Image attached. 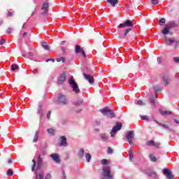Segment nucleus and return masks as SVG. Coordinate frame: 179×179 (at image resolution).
<instances>
[{
  "label": "nucleus",
  "mask_w": 179,
  "mask_h": 179,
  "mask_svg": "<svg viewBox=\"0 0 179 179\" xmlns=\"http://www.w3.org/2000/svg\"><path fill=\"white\" fill-rule=\"evenodd\" d=\"M32 166H31V171L34 173L35 171H38L40 169H41V166H43V158H41V155H39L38 156L37 161L36 159H32Z\"/></svg>",
  "instance_id": "f257e3e1"
},
{
  "label": "nucleus",
  "mask_w": 179,
  "mask_h": 179,
  "mask_svg": "<svg viewBox=\"0 0 179 179\" xmlns=\"http://www.w3.org/2000/svg\"><path fill=\"white\" fill-rule=\"evenodd\" d=\"M101 179H114V176L111 173V167L110 166H104L103 167Z\"/></svg>",
  "instance_id": "f03ea898"
},
{
  "label": "nucleus",
  "mask_w": 179,
  "mask_h": 179,
  "mask_svg": "<svg viewBox=\"0 0 179 179\" xmlns=\"http://www.w3.org/2000/svg\"><path fill=\"white\" fill-rule=\"evenodd\" d=\"M69 84L70 85V87H71L73 92L76 94H79L80 93V90L79 89V87L78 86V83L75 81V79H73V76H71L69 80Z\"/></svg>",
  "instance_id": "7ed1b4c3"
},
{
  "label": "nucleus",
  "mask_w": 179,
  "mask_h": 179,
  "mask_svg": "<svg viewBox=\"0 0 179 179\" xmlns=\"http://www.w3.org/2000/svg\"><path fill=\"white\" fill-rule=\"evenodd\" d=\"M121 128H122V123L116 122L115 126H114L110 131L111 138H115V134L118 132V131H121Z\"/></svg>",
  "instance_id": "20e7f679"
},
{
  "label": "nucleus",
  "mask_w": 179,
  "mask_h": 179,
  "mask_svg": "<svg viewBox=\"0 0 179 179\" xmlns=\"http://www.w3.org/2000/svg\"><path fill=\"white\" fill-rule=\"evenodd\" d=\"M57 103L60 106H66L68 104V99L66 98V95L59 94L57 96Z\"/></svg>",
  "instance_id": "39448f33"
},
{
  "label": "nucleus",
  "mask_w": 179,
  "mask_h": 179,
  "mask_svg": "<svg viewBox=\"0 0 179 179\" xmlns=\"http://www.w3.org/2000/svg\"><path fill=\"white\" fill-rule=\"evenodd\" d=\"M125 138H126L127 142H129V144L130 145H134V142L132 141V140H134L135 138V133L134 132V131L130 130L127 132V134L125 135Z\"/></svg>",
  "instance_id": "423d86ee"
},
{
  "label": "nucleus",
  "mask_w": 179,
  "mask_h": 179,
  "mask_svg": "<svg viewBox=\"0 0 179 179\" xmlns=\"http://www.w3.org/2000/svg\"><path fill=\"white\" fill-rule=\"evenodd\" d=\"M101 113L103 114L104 115H106L109 118H114L115 117V115L114 114V112L109 109L108 108H104L103 109L100 110Z\"/></svg>",
  "instance_id": "0eeeda50"
},
{
  "label": "nucleus",
  "mask_w": 179,
  "mask_h": 179,
  "mask_svg": "<svg viewBox=\"0 0 179 179\" xmlns=\"http://www.w3.org/2000/svg\"><path fill=\"white\" fill-rule=\"evenodd\" d=\"M145 174L152 179H159V175L153 170L148 169L145 171Z\"/></svg>",
  "instance_id": "6e6552de"
},
{
  "label": "nucleus",
  "mask_w": 179,
  "mask_h": 179,
  "mask_svg": "<svg viewBox=\"0 0 179 179\" xmlns=\"http://www.w3.org/2000/svg\"><path fill=\"white\" fill-rule=\"evenodd\" d=\"M124 27H134V22L131 20H126L123 23L118 25V29H122Z\"/></svg>",
  "instance_id": "1a4fd4ad"
},
{
  "label": "nucleus",
  "mask_w": 179,
  "mask_h": 179,
  "mask_svg": "<svg viewBox=\"0 0 179 179\" xmlns=\"http://www.w3.org/2000/svg\"><path fill=\"white\" fill-rule=\"evenodd\" d=\"M162 173L164 176L166 177L167 179H173L174 178V175H173L171 171H170L169 169L165 168L163 169Z\"/></svg>",
  "instance_id": "9d476101"
},
{
  "label": "nucleus",
  "mask_w": 179,
  "mask_h": 179,
  "mask_svg": "<svg viewBox=\"0 0 179 179\" xmlns=\"http://www.w3.org/2000/svg\"><path fill=\"white\" fill-rule=\"evenodd\" d=\"M99 141L101 142H108L110 139V136H108V134L107 133H100L99 134Z\"/></svg>",
  "instance_id": "9b49d317"
},
{
  "label": "nucleus",
  "mask_w": 179,
  "mask_h": 179,
  "mask_svg": "<svg viewBox=\"0 0 179 179\" xmlns=\"http://www.w3.org/2000/svg\"><path fill=\"white\" fill-rule=\"evenodd\" d=\"M65 80H66V73L63 72L57 80V85H64Z\"/></svg>",
  "instance_id": "f8f14e48"
},
{
  "label": "nucleus",
  "mask_w": 179,
  "mask_h": 179,
  "mask_svg": "<svg viewBox=\"0 0 179 179\" xmlns=\"http://www.w3.org/2000/svg\"><path fill=\"white\" fill-rule=\"evenodd\" d=\"M75 52L76 54L81 53L84 58H87L86 52H85V50L82 49V48H80V45H76Z\"/></svg>",
  "instance_id": "ddd939ff"
},
{
  "label": "nucleus",
  "mask_w": 179,
  "mask_h": 179,
  "mask_svg": "<svg viewBox=\"0 0 179 179\" xmlns=\"http://www.w3.org/2000/svg\"><path fill=\"white\" fill-rule=\"evenodd\" d=\"M68 145V142L66 141V136H62L59 138V146L64 147Z\"/></svg>",
  "instance_id": "4468645a"
},
{
  "label": "nucleus",
  "mask_w": 179,
  "mask_h": 179,
  "mask_svg": "<svg viewBox=\"0 0 179 179\" xmlns=\"http://www.w3.org/2000/svg\"><path fill=\"white\" fill-rule=\"evenodd\" d=\"M83 76L85 79H86V80H87L89 83H90V85H93V83H94V78H93L92 76L83 73Z\"/></svg>",
  "instance_id": "2eb2a0df"
},
{
  "label": "nucleus",
  "mask_w": 179,
  "mask_h": 179,
  "mask_svg": "<svg viewBox=\"0 0 179 179\" xmlns=\"http://www.w3.org/2000/svg\"><path fill=\"white\" fill-rule=\"evenodd\" d=\"M50 157L53 162H55L57 164L61 163V159H59V155L57 153H53L50 155Z\"/></svg>",
  "instance_id": "dca6fc26"
},
{
  "label": "nucleus",
  "mask_w": 179,
  "mask_h": 179,
  "mask_svg": "<svg viewBox=\"0 0 179 179\" xmlns=\"http://www.w3.org/2000/svg\"><path fill=\"white\" fill-rule=\"evenodd\" d=\"M162 82L164 83V86H169L170 83V79H169V76L164 75L162 76Z\"/></svg>",
  "instance_id": "f3484780"
},
{
  "label": "nucleus",
  "mask_w": 179,
  "mask_h": 179,
  "mask_svg": "<svg viewBox=\"0 0 179 179\" xmlns=\"http://www.w3.org/2000/svg\"><path fill=\"white\" fill-rule=\"evenodd\" d=\"M164 38L167 45H171V44H174V43H176V40L174 39L169 38H166V36H164Z\"/></svg>",
  "instance_id": "a211bd4d"
},
{
  "label": "nucleus",
  "mask_w": 179,
  "mask_h": 179,
  "mask_svg": "<svg viewBox=\"0 0 179 179\" xmlns=\"http://www.w3.org/2000/svg\"><path fill=\"white\" fill-rule=\"evenodd\" d=\"M132 30L131 28L127 29L123 33L120 34V36L121 38H125L128 35V33Z\"/></svg>",
  "instance_id": "6ab92c4d"
},
{
  "label": "nucleus",
  "mask_w": 179,
  "mask_h": 179,
  "mask_svg": "<svg viewBox=\"0 0 179 179\" xmlns=\"http://www.w3.org/2000/svg\"><path fill=\"white\" fill-rule=\"evenodd\" d=\"M162 33L164 36L169 34V33H170V28L166 24L165 27L162 29Z\"/></svg>",
  "instance_id": "aec40b11"
},
{
  "label": "nucleus",
  "mask_w": 179,
  "mask_h": 179,
  "mask_svg": "<svg viewBox=\"0 0 179 179\" xmlns=\"http://www.w3.org/2000/svg\"><path fill=\"white\" fill-rule=\"evenodd\" d=\"M83 156H85V149L81 148L78 153V157L80 159H83Z\"/></svg>",
  "instance_id": "412c9836"
},
{
  "label": "nucleus",
  "mask_w": 179,
  "mask_h": 179,
  "mask_svg": "<svg viewBox=\"0 0 179 179\" xmlns=\"http://www.w3.org/2000/svg\"><path fill=\"white\" fill-rule=\"evenodd\" d=\"M169 29H172V27H177L178 26V24L177 22L173 21L171 22L169 24H166Z\"/></svg>",
  "instance_id": "4be33fe9"
},
{
  "label": "nucleus",
  "mask_w": 179,
  "mask_h": 179,
  "mask_svg": "<svg viewBox=\"0 0 179 179\" xmlns=\"http://www.w3.org/2000/svg\"><path fill=\"white\" fill-rule=\"evenodd\" d=\"M158 125H159V127H162L163 129H166V131H171V129H170V127H169V125H167L166 124L158 123Z\"/></svg>",
  "instance_id": "5701e85b"
},
{
  "label": "nucleus",
  "mask_w": 179,
  "mask_h": 179,
  "mask_svg": "<svg viewBox=\"0 0 179 179\" xmlns=\"http://www.w3.org/2000/svg\"><path fill=\"white\" fill-rule=\"evenodd\" d=\"M49 6H50V3H48V1H45L43 3L41 9L42 10H47Z\"/></svg>",
  "instance_id": "b1692460"
},
{
  "label": "nucleus",
  "mask_w": 179,
  "mask_h": 179,
  "mask_svg": "<svg viewBox=\"0 0 179 179\" xmlns=\"http://www.w3.org/2000/svg\"><path fill=\"white\" fill-rule=\"evenodd\" d=\"M108 3H110L111 6H115L118 3V0H107Z\"/></svg>",
  "instance_id": "393cba45"
},
{
  "label": "nucleus",
  "mask_w": 179,
  "mask_h": 179,
  "mask_svg": "<svg viewBox=\"0 0 179 179\" xmlns=\"http://www.w3.org/2000/svg\"><path fill=\"white\" fill-rule=\"evenodd\" d=\"M38 115H40L41 118L43 117V115H44V113L43 111V108H41V105H39L38 108Z\"/></svg>",
  "instance_id": "a878e982"
},
{
  "label": "nucleus",
  "mask_w": 179,
  "mask_h": 179,
  "mask_svg": "<svg viewBox=\"0 0 179 179\" xmlns=\"http://www.w3.org/2000/svg\"><path fill=\"white\" fill-rule=\"evenodd\" d=\"M155 93H159V92H162V87L159 85L154 86Z\"/></svg>",
  "instance_id": "bb28decb"
},
{
  "label": "nucleus",
  "mask_w": 179,
  "mask_h": 179,
  "mask_svg": "<svg viewBox=\"0 0 179 179\" xmlns=\"http://www.w3.org/2000/svg\"><path fill=\"white\" fill-rule=\"evenodd\" d=\"M48 134H50V135H55V130L52 128H49L47 129Z\"/></svg>",
  "instance_id": "cd10ccee"
},
{
  "label": "nucleus",
  "mask_w": 179,
  "mask_h": 179,
  "mask_svg": "<svg viewBox=\"0 0 179 179\" xmlns=\"http://www.w3.org/2000/svg\"><path fill=\"white\" fill-rule=\"evenodd\" d=\"M85 159H86L87 163H90V160H92V155H90V153H86Z\"/></svg>",
  "instance_id": "c85d7f7f"
},
{
  "label": "nucleus",
  "mask_w": 179,
  "mask_h": 179,
  "mask_svg": "<svg viewBox=\"0 0 179 179\" xmlns=\"http://www.w3.org/2000/svg\"><path fill=\"white\" fill-rule=\"evenodd\" d=\"M160 113L162 114V115H170V114H171V111L160 110Z\"/></svg>",
  "instance_id": "c756f323"
},
{
  "label": "nucleus",
  "mask_w": 179,
  "mask_h": 179,
  "mask_svg": "<svg viewBox=\"0 0 179 179\" xmlns=\"http://www.w3.org/2000/svg\"><path fill=\"white\" fill-rule=\"evenodd\" d=\"M150 159L151 162H153L154 163L157 162V159L153 154L150 155Z\"/></svg>",
  "instance_id": "7c9ffc66"
},
{
  "label": "nucleus",
  "mask_w": 179,
  "mask_h": 179,
  "mask_svg": "<svg viewBox=\"0 0 179 179\" xmlns=\"http://www.w3.org/2000/svg\"><path fill=\"white\" fill-rule=\"evenodd\" d=\"M149 101L152 106H156V102L155 101V96H150L149 98Z\"/></svg>",
  "instance_id": "2f4dec72"
},
{
  "label": "nucleus",
  "mask_w": 179,
  "mask_h": 179,
  "mask_svg": "<svg viewBox=\"0 0 179 179\" xmlns=\"http://www.w3.org/2000/svg\"><path fill=\"white\" fill-rule=\"evenodd\" d=\"M42 47L46 51H50V45H47L46 43H42Z\"/></svg>",
  "instance_id": "473e14b6"
},
{
  "label": "nucleus",
  "mask_w": 179,
  "mask_h": 179,
  "mask_svg": "<svg viewBox=\"0 0 179 179\" xmlns=\"http://www.w3.org/2000/svg\"><path fill=\"white\" fill-rule=\"evenodd\" d=\"M135 103L137 106H145V103H143V101L141 99L136 100Z\"/></svg>",
  "instance_id": "72a5a7b5"
},
{
  "label": "nucleus",
  "mask_w": 179,
  "mask_h": 179,
  "mask_svg": "<svg viewBox=\"0 0 179 179\" xmlns=\"http://www.w3.org/2000/svg\"><path fill=\"white\" fill-rule=\"evenodd\" d=\"M37 141H38V131H36L33 142L36 143V142H37Z\"/></svg>",
  "instance_id": "f704fd0d"
},
{
  "label": "nucleus",
  "mask_w": 179,
  "mask_h": 179,
  "mask_svg": "<svg viewBox=\"0 0 179 179\" xmlns=\"http://www.w3.org/2000/svg\"><path fill=\"white\" fill-rule=\"evenodd\" d=\"M19 69V66L17 64H13L11 65V71H15Z\"/></svg>",
  "instance_id": "c9c22d12"
},
{
  "label": "nucleus",
  "mask_w": 179,
  "mask_h": 179,
  "mask_svg": "<svg viewBox=\"0 0 179 179\" xmlns=\"http://www.w3.org/2000/svg\"><path fill=\"white\" fill-rule=\"evenodd\" d=\"M101 164H103V166H108V160L106 159H103L101 161Z\"/></svg>",
  "instance_id": "e433bc0d"
},
{
  "label": "nucleus",
  "mask_w": 179,
  "mask_h": 179,
  "mask_svg": "<svg viewBox=\"0 0 179 179\" xmlns=\"http://www.w3.org/2000/svg\"><path fill=\"white\" fill-rule=\"evenodd\" d=\"M129 160H132V159H134V151H132V150H130L129 151Z\"/></svg>",
  "instance_id": "4c0bfd02"
},
{
  "label": "nucleus",
  "mask_w": 179,
  "mask_h": 179,
  "mask_svg": "<svg viewBox=\"0 0 179 179\" xmlns=\"http://www.w3.org/2000/svg\"><path fill=\"white\" fill-rule=\"evenodd\" d=\"M76 106H82L83 104V101L82 99H80L74 103Z\"/></svg>",
  "instance_id": "58836bf2"
},
{
  "label": "nucleus",
  "mask_w": 179,
  "mask_h": 179,
  "mask_svg": "<svg viewBox=\"0 0 179 179\" xmlns=\"http://www.w3.org/2000/svg\"><path fill=\"white\" fill-rule=\"evenodd\" d=\"M164 23H166V19L161 18L159 22V26H163V24H164Z\"/></svg>",
  "instance_id": "ea45409f"
},
{
  "label": "nucleus",
  "mask_w": 179,
  "mask_h": 179,
  "mask_svg": "<svg viewBox=\"0 0 179 179\" xmlns=\"http://www.w3.org/2000/svg\"><path fill=\"white\" fill-rule=\"evenodd\" d=\"M140 117L143 121H149V117L148 115H141Z\"/></svg>",
  "instance_id": "a19ab883"
},
{
  "label": "nucleus",
  "mask_w": 179,
  "mask_h": 179,
  "mask_svg": "<svg viewBox=\"0 0 179 179\" xmlns=\"http://www.w3.org/2000/svg\"><path fill=\"white\" fill-rule=\"evenodd\" d=\"M7 176H8L9 177H12V176H13V171H12V169H8L7 171Z\"/></svg>",
  "instance_id": "79ce46f5"
},
{
  "label": "nucleus",
  "mask_w": 179,
  "mask_h": 179,
  "mask_svg": "<svg viewBox=\"0 0 179 179\" xmlns=\"http://www.w3.org/2000/svg\"><path fill=\"white\" fill-rule=\"evenodd\" d=\"M52 176H51V173H48L46 174V176H45V178H43V179H52Z\"/></svg>",
  "instance_id": "37998d69"
},
{
  "label": "nucleus",
  "mask_w": 179,
  "mask_h": 179,
  "mask_svg": "<svg viewBox=\"0 0 179 179\" xmlns=\"http://www.w3.org/2000/svg\"><path fill=\"white\" fill-rule=\"evenodd\" d=\"M153 143H155V141H148L147 143H146V145H148V146H153Z\"/></svg>",
  "instance_id": "c03bdc74"
},
{
  "label": "nucleus",
  "mask_w": 179,
  "mask_h": 179,
  "mask_svg": "<svg viewBox=\"0 0 179 179\" xmlns=\"http://www.w3.org/2000/svg\"><path fill=\"white\" fill-rule=\"evenodd\" d=\"M57 61L58 62H61L62 61V62L64 64V62H65V57H61L60 59H57Z\"/></svg>",
  "instance_id": "a18cd8bd"
},
{
  "label": "nucleus",
  "mask_w": 179,
  "mask_h": 179,
  "mask_svg": "<svg viewBox=\"0 0 179 179\" xmlns=\"http://www.w3.org/2000/svg\"><path fill=\"white\" fill-rule=\"evenodd\" d=\"M113 152H114V150H113V148H108V155H113Z\"/></svg>",
  "instance_id": "49530a36"
},
{
  "label": "nucleus",
  "mask_w": 179,
  "mask_h": 179,
  "mask_svg": "<svg viewBox=\"0 0 179 179\" xmlns=\"http://www.w3.org/2000/svg\"><path fill=\"white\" fill-rule=\"evenodd\" d=\"M175 46H174V48L176 49V48H178L179 47V41H175Z\"/></svg>",
  "instance_id": "de8ad7c7"
},
{
  "label": "nucleus",
  "mask_w": 179,
  "mask_h": 179,
  "mask_svg": "<svg viewBox=\"0 0 179 179\" xmlns=\"http://www.w3.org/2000/svg\"><path fill=\"white\" fill-rule=\"evenodd\" d=\"M152 146H155V148H159V146H160V143H156L154 141Z\"/></svg>",
  "instance_id": "09e8293b"
},
{
  "label": "nucleus",
  "mask_w": 179,
  "mask_h": 179,
  "mask_svg": "<svg viewBox=\"0 0 179 179\" xmlns=\"http://www.w3.org/2000/svg\"><path fill=\"white\" fill-rule=\"evenodd\" d=\"M151 2L153 5H157L159 3V0H151Z\"/></svg>",
  "instance_id": "8fccbe9b"
},
{
  "label": "nucleus",
  "mask_w": 179,
  "mask_h": 179,
  "mask_svg": "<svg viewBox=\"0 0 179 179\" xmlns=\"http://www.w3.org/2000/svg\"><path fill=\"white\" fill-rule=\"evenodd\" d=\"M173 61L176 62V64L179 63V57H173Z\"/></svg>",
  "instance_id": "3c124183"
},
{
  "label": "nucleus",
  "mask_w": 179,
  "mask_h": 179,
  "mask_svg": "<svg viewBox=\"0 0 179 179\" xmlns=\"http://www.w3.org/2000/svg\"><path fill=\"white\" fill-rule=\"evenodd\" d=\"M12 30H13V29L8 28V29H7L8 34H10L12 33Z\"/></svg>",
  "instance_id": "603ef678"
},
{
  "label": "nucleus",
  "mask_w": 179,
  "mask_h": 179,
  "mask_svg": "<svg viewBox=\"0 0 179 179\" xmlns=\"http://www.w3.org/2000/svg\"><path fill=\"white\" fill-rule=\"evenodd\" d=\"M50 61H52V62H55V59L52 58L46 59V62H50Z\"/></svg>",
  "instance_id": "864d4df0"
},
{
  "label": "nucleus",
  "mask_w": 179,
  "mask_h": 179,
  "mask_svg": "<svg viewBox=\"0 0 179 179\" xmlns=\"http://www.w3.org/2000/svg\"><path fill=\"white\" fill-rule=\"evenodd\" d=\"M47 118L48 120H50L51 118V111H49L47 114Z\"/></svg>",
  "instance_id": "5fc2aeb1"
},
{
  "label": "nucleus",
  "mask_w": 179,
  "mask_h": 179,
  "mask_svg": "<svg viewBox=\"0 0 179 179\" xmlns=\"http://www.w3.org/2000/svg\"><path fill=\"white\" fill-rule=\"evenodd\" d=\"M32 73H34V75H38V71H37V69L33 70Z\"/></svg>",
  "instance_id": "6e6d98bb"
},
{
  "label": "nucleus",
  "mask_w": 179,
  "mask_h": 179,
  "mask_svg": "<svg viewBox=\"0 0 179 179\" xmlns=\"http://www.w3.org/2000/svg\"><path fill=\"white\" fill-rule=\"evenodd\" d=\"M4 43H5V40H3V39L0 40V45H3Z\"/></svg>",
  "instance_id": "4d7b16f0"
},
{
  "label": "nucleus",
  "mask_w": 179,
  "mask_h": 179,
  "mask_svg": "<svg viewBox=\"0 0 179 179\" xmlns=\"http://www.w3.org/2000/svg\"><path fill=\"white\" fill-rule=\"evenodd\" d=\"M157 61L158 64H160V62H161V61H162V59L160 58V57H158L157 58Z\"/></svg>",
  "instance_id": "13d9d810"
},
{
  "label": "nucleus",
  "mask_w": 179,
  "mask_h": 179,
  "mask_svg": "<svg viewBox=\"0 0 179 179\" xmlns=\"http://www.w3.org/2000/svg\"><path fill=\"white\" fill-rule=\"evenodd\" d=\"M12 163H13V161H12V159H8V164H12Z\"/></svg>",
  "instance_id": "bf43d9fd"
},
{
  "label": "nucleus",
  "mask_w": 179,
  "mask_h": 179,
  "mask_svg": "<svg viewBox=\"0 0 179 179\" xmlns=\"http://www.w3.org/2000/svg\"><path fill=\"white\" fill-rule=\"evenodd\" d=\"M26 37H27V32H24L23 34V38H26Z\"/></svg>",
  "instance_id": "052dcab7"
},
{
  "label": "nucleus",
  "mask_w": 179,
  "mask_h": 179,
  "mask_svg": "<svg viewBox=\"0 0 179 179\" xmlns=\"http://www.w3.org/2000/svg\"><path fill=\"white\" fill-rule=\"evenodd\" d=\"M34 54L31 52H29L27 57H33Z\"/></svg>",
  "instance_id": "680f3d73"
},
{
  "label": "nucleus",
  "mask_w": 179,
  "mask_h": 179,
  "mask_svg": "<svg viewBox=\"0 0 179 179\" xmlns=\"http://www.w3.org/2000/svg\"><path fill=\"white\" fill-rule=\"evenodd\" d=\"M8 16H13V13H11V12H8Z\"/></svg>",
  "instance_id": "e2e57ef3"
},
{
  "label": "nucleus",
  "mask_w": 179,
  "mask_h": 179,
  "mask_svg": "<svg viewBox=\"0 0 179 179\" xmlns=\"http://www.w3.org/2000/svg\"><path fill=\"white\" fill-rule=\"evenodd\" d=\"M63 179H66V175H65L64 171H63Z\"/></svg>",
  "instance_id": "0e129e2a"
},
{
  "label": "nucleus",
  "mask_w": 179,
  "mask_h": 179,
  "mask_svg": "<svg viewBox=\"0 0 179 179\" xmlns=\"http://www.w3.org/2000/svg\"><path fill=\"white\" fill-rule=\"evenodd\" d=\"M157 97H159V96L157 95V93H155V99H157Z\"/></svg>",
  "instance_id": "69168bd1"
},
{
  "label": "nucleus",
  "mask_w": 179,
  "mask_h": 179,
  "mask_svg": "<svg viewBox=\"0 0 179 179\" xmlns=\"http://www.w3.org/2000/svg\"><path fill=\"white\" fill-rule=\"evenodd\" d=\"M22 57H24V58H29V57L26 56V55L22 54Z\"/></svg>",
  "instance_id": "338daca9"
},
{
  "label": "nucleus",
  "mask_w": 179,
  "mask_h": 179,
  "mask_svg": "<svg viewBox=\"0 0 179 179\" xmlns=\"http://www.w3.org/2000/svg\"><path fill=\"white\" fill-rule=\"evenodd\" d=\"M174 122H175L176 124H179V121H178V120H175Z\"/></svg>",
  "instance_id": "774afa93"
}]
</instances>
